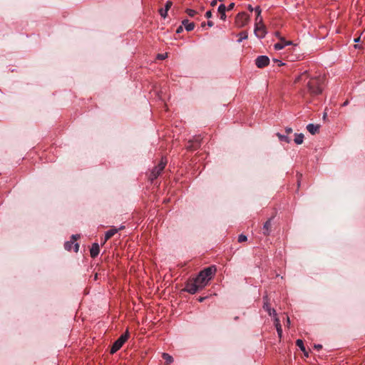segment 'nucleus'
<instances>
[{
  "label": "nucleus",
  "mask_w": 365,
  "mask_h": 365,
  "mask_svg": "<svg viewBox=\"0 0 365 365\" xmlns=\"http://www.w3.org/2000/svg\"><path fill=\"white\" fill-rule=\"evenodd\" d=\"M234 6H235L234 3L230 4V5L227 7H226V11H231L232 9H233Z\"/></svg>",
  "instance_id": "obj_32"
},
{
  "label": "nucleus",
  "mask_w": 365,
  "mask_h": 365,
  "mask_svg": "<svg viewBox=\"0 0 365 365\" xmlns=\"http://www.w3.org/2000/svg\"><path fill=\"white\" fill-rule=\"evenodd\" d=\"M250 16L245 13H239L235 18V24L238 28L245 26L249 21Z\"/></svg>",
  "instance_id": "obj_6"
},
{
  "label": "nucleus",
  "mask_w": 365,
  "mask_h": 365,
  "mask_svg": "<svg viewBox=\"0 0 365 365\" xmlns=\"http://www.w3.org/2000/svg\"><path fill=\"white\" fill-rule=\"evenodd\" d=\"M182 24L187 31H191L195 28V24L193 22H189L187 19L183 20Z\"/></svg>",
  "instance_id": "obj_16"
},
{
  "label": "nucleus",
  "mask_w": 365,
  "mask_h": 365,
  "mask_svg": "<svg viewBox=\"0 0 365 365\" xmlns=\"http://www.w3.org/2000/svg\"><path fill=\"white\" fill-rule=\"evenodd\" d=\"M359 40H360V37H358V38L354 39V41L355 42H358V41H359Z\"/></svg>",
  "instance_id": "obj_44"
},
{
  "label": "nucleus",
  "mask_w": 365,
  "mask_h": 365,
  "mask_svg": "<svg viewBox=\"0 0 365 365\" xmlns=\"http://www.w3.org/2000/svg\"><path fill=\"white\" fill-rule=\"evenodd\" d=\"M217 0H213V1L211 2V6H215L217 4Z\"/></svg>",
  "instance_id": "obj_39"
},
{
  "label": "nucleus",
  "mask_w": 365,
  "mask_h": 365,
  "mask_svg": "<svg viewBox=\"0 0 365 365\" xmlns=\"http://www.w3.org/2000/svg\"><path fill=\"white\" fill-rule=\"evenodd\" d=\"M172 5H173L172 1H167V2H166V4H165V10H166L167 11H168V10L170 9V7L172 6Z\"/></svg>",
  "instance_id": "obj_30"
},
{
  "label": "nucleus",
  "mask_w": 365,
  "mask_h": 365,
  "mask_svg": "<svg viewBox=\"0 0 365 365\" xmlns=\"http://www.w3.org/2000/svg\"><path fill=\"white\" fill-rule=\"evenodd\" d=\"M247 9L250 11H252L255 10V9L252 8V6L251 5H248L247 6Z\"/></svg>",
  "instance_id": "obj_41"
},
{
  "label": "nucleus",
  "mask_w": 365,
  "mask_h": 365,
  "mask_svg": "<svg viewBox=\"0 0 365 365\" xmlns=\"http://www.w3.org/2000/svg\"><path fill=\"white\" fill-rule=\"evenodd\" d=\"M349 103L348 101H345L344 103H343V106H347Z\"/></svg>",
  "instance_id": "obj_43"
},
{
  "label": "nucleus",
  "mask_w": 365,
  "mask_h": 365,
  "mask_svg": "<svg viewBox=\"0 0 365 365\" xmlns=\"http://www.w3.org/2000/svg\"><path fill=\"white\" fill-rule=\"evenodd\" d=\"M212 16V11H208L205 13V17L207 18V19H210L211 18Z\"/></svg>",
  "instance_id": "obj_34"
},
{
  "label": "nucleus",
  "mask_w": 365,
  "mask_h": 365,
  "mask_svg": "<svg viewBox=\"0 0 365 365\" xmlns=\"http://www.w3.org/2000/svg\"><path fill=\"white\" fill-rule=\"evenodd\" d=\"M296 344L300 349L305 353V347L304 346L303 341L302 339H297Z\"/></svg>",
  "instance_id": "obj_24"
},
{
  "label": "nucleus",
  "mask_w": 365,
  "mask_h": 365,
  "mask_svg": "<svg viewBox=\"0 0 365 365\" xmlns=\"http://www.w3.org/2000/svg\"><path fill=\"white\" fill-rule=\"evenodd\" d=\"M166 57H167V53H165V54H158V58L161 59V60L165 59Z\"/></svg>",
  "instance_id": "obj_33"
},
{
  "label": "nucleus",
  "mask_w": 365,
  "mask_h": 365,
  "mask_svg": "<svg viewBox=\"0 0 365 365\" xmlns=\"http://www.w3.org/2000/svg\"><path fill=\"white\" fill-rule=\"evenodd\" d=\"M281 42L277 43L274 45V48L276 50H281L286 45H290L292 44V41H286L284 38L280 37Z\"/></svg>",
  "instance_id": "obj_15"
},
{
  "label": "nucleus",
  "mask_w": 365,
  "mask_h": 365,
  "mask_svg": "<svg viewBox=\"0 0 365 365\" xmlns=\"http://www.w3.org/2000/svg\"><path fill=\"white\" fill-rule=\"evenodd\" d=\"M254 31H255V35L258 38H262L265 36L266 28L264 24L258 25L257 24H255V28Z\"/></svg>",
  "instance_id": "obj_9"
},
{
  "label": "nucleus",
  "mask_w": 365,
  "mask_h": 365,
  "mask_svg": "<svg viewBox=\"0 0 365 365\" xmlns=\"http://www.w3.org/2000/svg\"><path fill=\"white\" fill-rule=\"evenodd\" d=\"M218 12L220 14V19L222 20H225L226 19V7L224 4H220L217 9Z\"/></svg>",
  "instance_id": "obj_18"
},
{
  "label": "nucleus",
  "mask_w": 365,
  "mask_h": 365,
  "mask_svg": "<svg viewBox=\"0 0 365 365\" xmlns=\"http://www.w3.org/2000/svg\"><path fill=\"white\" fill-rule=\"evenodd\" d=\"M269 63V58L267 56H259L255 60V64L258 68H264Z\"/></svg>",
  "instance_id": "obj_7"
},
{
  "label": "nucleus",
  "mask_w": 365,
  "mask_h": 365,
  "mask_svg": "<svg viewBox=\"0 0 365 365\" xmlns=\"http://www.w3.org/2000/svg\"><path fill=\"white\" fill-rule=\"evenodd\" d=\"M166 163L167 160H164V158H162L159 164L152 170L150 175V180L151 181H153L159 176L161 172L164 170Z\"/></svg>",
  "instance_id": "obj_4"
},
{
  "label": "nucleus",
  "mask_w": 365,
  "mask_h": 365,
  "mask_svg": "<svg viewBox=\"0 0 365 365\" xmlns=\"http://www.w3.org/2000/svg\"><path fill=\"white\" fill-rule=\"evenodd\" d=\"M162 356L167 364H169L173 361V358L167 353H163Z\"/></svg>",
  "instance_id": "obj_20"
},
{
  "label": "nucleus",
  "mask_w": 365,
  "mask_h": 365,
  "mask_svg": "<svg viewBox=\"0 0 365 365\" xmlns=\"http://www.w3.org/2000/svg\"><path fill=\"white\" fill-rule=\"evenodd\" d=\"M205 297H200L199 298V302H202L205 300Z\"/></svg>",
  "instance_id": "obj_42"
},
{
  "label": "nucleus",
  "mask_w": 365,
  "mask_h": 365,
  "mask_svg": "<svg viewBox=\"0 0 365 365\" xmlns=\"http://www.w3.org/2000/svg\"><path fill=\"white\" fill-rule=\"evenodd\" d=\"M202 289V288H200V284H198L195 279H192L187 282L185 287L183 290L190 294H193L196 293L198 290Z\"/></svg>",
  "instance_id": "obj_5"
},
{
  "label": "nucleus",
  "mask_w": 365,
  "mask_h": 365,
  "mask_svg": "<svg viewBox=\"0 0 365 365\" xmlns=\"http://www.w3.org/2000/svg\"><path fill=\"white\" fill-rule=\"evenodd\" d=\"M118 232V230L116 228H112L107 231L105 235V240L104 242H106L107 240H108L110 238H111L115 233Z\"/></svg>",
  "instance_id": "obj_17"
},
{
  "label": "nucleus",
  "mask_w": 365,
  "mask_h": 365,
  "mask_svg": "<svg viewBox=\"0 0 365 365\" xmlns=\"http://www.w3.org/2000/svg\"><path fill=\"white\" fill-rule=\"evenodd\" d=\"M183 31V28H182V26H180L177 30H176V33L177 34H180L181 32H182Z\"/></svg>",
  "instance_id": "obj_35"
},
{
  "label": "nucleus",
  "mask_w": 365,
  "mask_h": 365,
  "mask_svg": "<svg viewBox=\"0 0 365 365\" xmlns=\"http://www.w3.org/2000/svg\"><path fill=\"white\" fill-rule=\"evenodd\" d=\"M255 24H257L258 25L263 24V19L261 15L259 16V17H258V16H256Z\"/></svg>",
  "instance_id": "obj_27"
},
{
  "label": "nucleus",
  "mask_w": 365,
  "mask_h": 365,
  "mask_svg": "<svg viewBox=\"0 0 365 365\" xmlns=\"http://www.w3.org/2000/svg\"><path fill=\"white\" fill-rule=\"evenodd\" d=\"M285 132L287 134H289V133H292V128H287L285 129Z\"/></svg>",
  "instance_id": "obj_36"
},
{
  "label": "nucleus",
  "mask_w": 365,
  "mask_h": 365,
  "mask_svg": "<svg viewBox=\"0 0 365 365\" xmlns=\"http://www.w3.org/2000/svg\"><path fill=\"white\" fill-rule=\"evenodd\" d=\"M78 249H79V245H78V243H76V244L74 245V251H75L76 252H77L78 251Z\"/></svg>",
  "instance_id": "obj_37"
},
{
  "label": "nucleus",
  "mask_w": 365,
  "mask_h": 365,
  "mask_svg": "<svg viewBox=\"0 0 365 365\" xmlns=\"http://www.w3.org/2000/svg\"><path fill=\"white\" fill-rule=\"evenodd\" d=\"M214 25V23L212 21H207V26L212 27Z\"/></svg>",
  "instance_id": "obj_38"
},
{
  "label": "nucleus",
  "mask_w": 365,
  "mask_h": 365,
  "mask_svg": "<svg viewBox=\"0 0 365 365\" xmlns=\"http://www.w3.org/2000/svg\"><path fill=\"white\" fill-rule=\"evenodd\" d=\"M186 13L187 14V15L190 17H193L195 16V15L197 14V11L193 10V9H186Z\"/></svg>",
  "instance_id": "obj_26"
},
{
  "label": "nucleus",
  "mask_w": 365,
  "mask_h": 365,
  "mask_svg": "<svg viewBox=\"0 0 365 365\" xmlns=\"http://www.w3.org/2000/svg\"><path fill=\"white\" fill-rule=\"evenodd\" d=\"M215 272L216 267L215 266L206 267L200 272L198 275L195 278L197 283L200 284V288H204L207 284Z\"/></svg>",
  "instance_id": "obj_2"
},
{
  "label": "nucleus",
  "mask_w": 365,
  "mask_h": 365,
  "mask_svg": "<svg viewBox=\"0 0 365 365\" xmlns=\"http://www.w3.org/2000/svg\"><path fill=\"white\" fill-rule=\"evenodd\" d=\"M99 252H100V247H99L98 244V243L93 244V245L90 250L91 257L92 258H95L96 257L98 256V255L99 254Z\"/></svg>",
  "instance_id": "obj_13"
},
{
  "label": "nucleus",
  "mask_w": 365,
  "mask_h": 365,
  "mask_svg": "<svg viewBox=\"0 0 365 365\" xmlns=\"http://www.w3.org/2000/svg\"><path fill=\"white\" fill-rule=\"evenodd\" d=\"M272 220V218L269 219L265 222V223L263 225L262 232L265 236L269 235L271 232L272 231V225L271 222Z\"/></svg>",
  "instance_id": "obj_10"
},
{
  "label": "nucleus",
  "mask_w": 365,
  "mask_h": 365,
  "mask_svg": "<svg viewBox=\"0 0 365 365\" xmlns=\"http://www.w3.org/2000/svg\"><path fill=\"white\" fill-rule=\"evenodd\" d=\"M254 11H255L257 16H258V17H259V16L261 15V12H262L260 7L259 6L255 7Z\"/></svg>",
  "instance_id": "obj_31"
},
{
  "label": "nucleus",
  "mask_w": 365,
  "mask_h": 365,
  "mask_svg": "<svg viewBox=\"0 0 365 365\" xmlns=\"http://www.w3.org/2000/svg\"><path fill=\"white\" fill-rule=\"evenodd\" d=\"M240 38L238 39L239 42H241L243 39L248 38V33L247 31H242L240 34Z\"/></svg>",
  "instance_id": "obj_25"
},
{
  "label": "nucleus",
  "mask_w": 365,
  "mask_h": 365,
  "mask_svg": "<svg viewBox=\"0 0 365 365\" xmlns=\"http://www.w3.org/2000/svg\"><path fill=\"white\" fill-rule=\"evenodd\" d=\"M129 333L127 331L125 333L122 334L113 344L110 349V354H114L118 351L123 345V344L128 340Z\"/></svg>",
  "instance_id": "obj_3"
},
{
  "label": "nucleus",
  "mask_w": 365,
  "mask_h": 365,
  "mask_svg": "<svg viewBox=\"0 0 365 365\" xmlns=\"http://www.w3.org/2000/svg\"><path fill=\"white\" fill-rule=\"evenodd\" d=\"M276 327H277V334H278L279 336L281 337L282 334V327H281L278 319H276Z\"/></svg>",
  "instance_id": "obj_23"
},
{
  "label": "nucleus",
  "mask_w": 365,
  "mask_h": 365,
  "mask_svg": "<svg viewBox=\"0 0 365 365\" xmlns=\"http://www.w3.org/2000/svg\"><path fill=\"white\" fill-rule=\"evenodd\" d=\"M80 236L78 235H73L71 237V241L66 242L64 245V247L67 250H71L73 244L77 240Z\"/></svg>",
  "instance_id": "obj_14"
},
{
  "label": "nucleus",
  "mask_w": 365,
  "mask_h": 365,
  "mask_svg": "<svg viewBox=\"0 0 365 365\" xmlns=\"http://www.w3.org/2000/svg\"><path fill=\"white\" fill-rule=\"evenodd\" d=\"M277 136L279 138V139L281 141H285L286 143H288L290 142V138L287 135H282V134L277 133Z\"/></svg>",
  "instance_id": "obj_22"
},
{
  "label": "nucleus",
  "mask_w": 365,
  "mask_h": 365,
  "mask_svg": "<svg viewBox=\"0 0 365 365\" xmlns=\"http://www.w3.org/2000/svg\"><path fill=\"white\" fill-rule=\"evenodd\" d=\"M320 125H314L312 123L308 124L307 126V130L312 135L318 133L319 131Z\"/></svg>",
  "instance_id": "obj_12"
},
{
  "label": "nucleus",
  "mask_w": 365,
  "mask_h": 365,
  "mask_svg": "<svg viewBox=\"0 0 365 365\" xmlns=\"http://www.w3.org/2000/svg\"><path fill=\"white\" fill-rule=\"evenodd\" d=\"M201 26H202V27L205 26V22H202V23L201 24Z\"/></svg>",
  "instance_id": "obj_45"
},
{
  "label": "nucleus",
  "mask_w": 365,
  "mask_h": 365,
  "mask_svg": "<svg viewBox=\"0 0 365 365\" xmlns=\"http://www.w3.org/2000/svg\"><path fill=\"white\" fill-rule=\"evenodd\" d=\"M324 78L321 76L309 78L307 83V92L311 97L318 96L322 93Z\"/></svg>",
  "instance_id": "obj_1"
},
{
  "label": "nucleus",
  "mask_w": 365,
  "mask_h": 365,
  "mask_svg": "<svg viewBox=\"0 0 365 365\" xmlns=\"http://www.w3.org/2000/svg\"><path fill=\"white\" fill-rule=\"evenodd\" d=\"M159 13H160V16L162 17H163L164 19L166 18V16L168 15V11L163 9H160L159 10Z\"/></svg>",
  "instance_id": "obj_28"
},
{
  "label": "nucleus",
  "mask_w": 365,
  "mask_h": 365,
  "mask_svg": "<svg viewBox=\"0 0 365 365\" xmlns=\"http://www.w3.org/2000/svg\"><path fill=\"white\" fill-rule=\"evenodd\" d=\"M303 139H304V135L303 134H299V135H296V137L294 138V142L298 144V145H300L303 143Z\"/></svg>",
  "instance_id": "obj_21"
},
{
  "label": "nucleus",
  "mask_w": 365,
  "mask_h": 365,
  "mask_svg": "<svg viewBox=\"0 0 365 365\" xmlns=\"http://www.w3.org/2000/svg\"><path fill=\"white\" fill-rule=\"evenodd\" d=\"M263 300H264V304H263L264 309H265L269 313V315L275 314V310L274 309H271V307H270V304L269 303V299H268L267 296L264 297Z\"/></svg>",
  "instance_id": "obj_11"
},
{
  "label": "nucleus",
  "mask_w": 365,
  "mask_h": 365,
  "mask_svg": "<svg viewBox=\"0 0 365 365\" xmlns=\"http://www.w3.org/2000/svg\"><path fill=\"white\" fill-rule=\"evenodd\" d=\"M308 78H309L308 72L307 71H304V73H302L300 76H299L295 79V83L299 82V81H301L302 80H305V79H307Z\"/></svg>",
  "instance_id": "obj_19"
},
{
  "label": "nucleus",
  "mask_w": 365,
  "mask_h": 365,
  "mask_svg": "<svg viewBox=\"0 0 365 365\" xmlns=\"http://www.w3.org/2000/svg\"><path fill=\"white\" fill-rule=\"evenodd\" d=\"M247 236L244 235H240L239 237H238V242H245L247 241Z\"/></svg>",
  "instance_id": "obj_29"
},
{
  "label": "nucleus",
  "mask_w": 365,
  "mask_h": 365,
  "mask_svg": "<svg viewBox=\"0 0 365 365\" xmlns=\"http://www.w3.org/2000/svg\"><path fill=\"white\" fill-rule=\"evenodd\" d=\"M314 347H315V349L319 350L322 348V346L320 344H318V345H315Z\"/></svg>",
  "instance_id": "obj_40"
},
{
  "label": "nucleus",
  "mask_w": 365,
  "mask_h": 365,
  "mask_svg": "<svg viewBox=\"0 0 365 365\" xmlns=\"http://www.w3.org/2000/svg\"><path fill=\"white\" fill-rule=\"evenodd\" d=\"M201 143V140L199 138H196L194 140H190L188 141L186 148L189 150H195L198 148H200Z\"/></svg>",
  "instance_id": "obj_8"
},
{
  "label": "nucleus",
  "mask_w": 365,
  "mask_h": 365,
  "mask_svg": "<svg viewBox=\"0 0 365 365\" xmlns=\"http://www.w3.org/2000/svg\"><path fill=\"white\" fill-rule=\"evenodd\" d=\"M124 228H125V227H124V226H121V227H120L119 229H118V230H123V229H124Z\"/></svg>",
  "instance_id": "obj_46"
}]
</instances>
